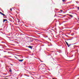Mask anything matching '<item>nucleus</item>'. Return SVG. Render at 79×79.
Instances as JSON below:
<instances>
[{
	"mask_svg": "<svg viewBox=\"0 0 79 79\" xmlns=\"http://www.w3.org/2000/svg\"><path fill=\"white\" fill-rule=\"evenodd\" d=\"M0 13L1 14V15H3V16H6V15L5 14H3L1 12H0Z\"/></svg>",
	"mask_w": 79,
	"mask_h": 79,
	"instance_id": "obj_1",
	"label": "nucleus"
},
{
	"mask_svg": "<svg viewBox=\"0 0 79 79\" xmlns=\"http://www.w3.org/2000/svg\"><path fill=\"white\" fill-rule=\"evenodd\" d=\"M10 11H12V8H10Z\"/></svg>",
	"mask_w": 79,
	"mask_h": 79,
	"instance_id": "obj_11",
	"label": "nucleus"
},
{
	"mask_svg": "<svg viewBox=\"0 0 79 79\" xmlns=\"http://www.w3.org/2000/svg\"><path fill=\"white\" fill-rule=\"evenodd\" d=\"M1 32H2V31H1Z\"/></svg>",
	"mask_w": 79,
	"mask_h": 79,
	"instance_id": "obj_24",
	"label": "nucleus"
},
{
	"mask_svg": "<svg viewBox=\"0 0 79 79\" xmlns=\"http://www.w3.org/2000/svg\"><path fill=\"white\" fill-rule=\"evenodd\" d=\"M62 2H64V0H62Z\"/></svg>",
	"mask_w": 79,
	"mask_h": 79,
	"instance_id": "obj_14",
	"label": "nucleus"
},
{
	"mask_svg": "<svg viewBox=\"0 0 79 79\" xmlns=\"http://www.w3.org/2000/svg\"><path fill=\"white\" fill-rule=\"evenodd\" d=\"M42 68V67H41V68H40V69H41V70L43 69H44V68Z\"/></svg>",
	"mask_w": 79,
	"mask_h": 79,
	"instance_id": "obj_7",
	"label": "nucleus"
},
{
	"mask_svg": "<svg viewBox=\"0 0 79 79\" xmlns=\"http://www.w3.org/2000/svg\"><path fill=\"white\" fill-rule=\"evenodd\" d=\"M4 57H5V56H4Z\"/></svg>",
	"mask_w": 79,
	"mask_h": 79,
	"instance_id": "obj_28",
	"label": "nucleus"
},
{
	"mask_svg": "<svg viewBox=\"0 0 79 79\" xmlns=\"http://www.w3.org/2000/svg\"><path fill=\"white\" fill-rule=\"evenodd\" d=\"M23 60H24V59H22V60H18L20 61V62H22V61H23Z\"/></svg>",
	"mask_w": 79,
	"mask_h": 79,
	"instance_id": "obj_2",
	"label": "nucleus"
},
{
	"mask_svg": "<svg viewBox=\"0 0 79 79\" xmlns=\"http://www.w3.org/2000/svg\"><path fill=\"white\" fill-rule=\"evenodd\" d=\"M76 8H77V9H78V10H79V7H77V6L76 7Z\"/></svg>",
	"mask_w": 79,
	"mask_h": 79,
	"instance_id": "obj_10",
	"label": "nucleus"
},
{
	"mask_svg": "<svg viewBox=\"0 0 79 79\" xmlns=\"http://www.w3.org/2000/svg\"><path fill=\"white\" fill-rule=\"evenodd\" d=\"M42 72H44V73H45V71H44V70H43Z\"/></svg>",
	"mask_w": 79,
	"mask_h": 79,
	"instance_id": "obj_18",
	"label": "nucleus"
},
{
	"mask_svg": "<svg viewBox=\"0 0 79 79\" xmlns=\"http://www.w3.org/2000/svg\"><path fill=\"white\" fill-rule=\"evenodd\" d=\"M9 72L10 73H11V72H12V71L11 70V69H10V70H9Z\"/></svg>",
	"mask_w": 79,
	"mask_h": 79,
	"instance_id": "obj_8",
	"label": "nucleus"
},
{
	"mask_svg": "<svg viewBox=\"0 0 79 79\" xmlns=\"http://www.w3.org/2000/svg\"><path fill=\"white\" fill-rule=\"evenodd\" d=\"M52 79H54V78H52Z\"/></svg>",
	"mask_w": 79,
	"mask_h": 79,
	"instance_id": "obj_26",
	"label": "nucleus"
},
{
	"mask_svg": "<svg viewBox=\"0 0 79 79\" xmlns=\"http://www.w3.org/2000/svg\"><path fill=\"white\" fill-rule=\"evenodd\" d=\"M73 60H69V61H72Z\"/></svg>",
	"mask_w": 79,
	"mask_h": 79,
	"instance_id": "obj_17",
	"label": "nucleus"
},
{
	"mask_svg": "<svg viewBox=\"0 0 79 79\" xmlns=\"http://www.w3.org/2000/svg\"><path fill=\"white\" fill-rule=\"evenodd\" d=\"M33 40H30V43H32V41H33Z\"/></svg>",
	"mask_w": 79,
	"mask_h": 79,
	"instance_id": "obj_5",
	"label": "nucleus"
},
{
	"mask_svg": "<svg viewBox=\"0 0 79 79\" xmlns=\"http://www.w3.org/2000/svg\"><path fill=\"white\" fill-rule=\"evenodd\" d=\"M65 42L66 44H68V42H66V41H65Z\"/></svg>",
	"mask_w": 79,
	"mask_h": 79,
	"instance_id": "obj_12",
	"label": "nucleus"
},
{
	"mask_svg": "<svg viewBox=\"0 0 79 79\" xmlns=\"http://www.w3.org/2000/svg\"><path fill=\"white\" fill-rule=\"evenodd\" d=\"M5 21H7V19H3V22H4Z\"/></svg>",
	"mask_w": 79,
	"mask_h": 79,
	"instance_id": "obj_4",
	"label": "nucleus"
},
{
	"mask_svg": "<svg viewBox=\"0 0 79 79\" xmlns=\"http://www.w3.org/2000/svg\"><path fill=\"white\" fill-rule=\"evenodd\" d=\"M69 46L71 45V44H69Z\"/></svg>",
	"mask_w": 79,
	"mask_h": 79,
	"instance_id": "obj_20",
	"label": "nucleus"
},
{
	"mask_svg": "<svg viewBox=\"0 0 79 79\" xmlns=\"http://www.w3.org/2000/svg\"><path fill=\"white\" fill-rule=\"evenodd\" d=\"M28 47L30 48H31V49H32V46H28Z\"/></svg>",
	"mask_w": 79,
	"mask_h": 79,
	"instance_id": "obj_3",
	"label": "nucleus"
},
{
	"mask_svg": "<svg viewBox=\"0 0 79 79\" xmlns=\"http://www.w3.org/2000/svg\"><path fill=\"white\" fill-rule=\"evenodd\" d=\"M69 15L70 16V17H72V18H73V15Z\"/></svg>",
	"mask_w": 79,
	"mask_h": 79,
	"instance_id": "obj_9",
	"label": "nucleus"
},
{
	"mask_svg": "<svg viewBox=\"0 0 79 79\" xmlns=\"http://www.w3.org/2000/svg\"><path fill=\"white\" fill-rule=\"evenodd\" d=\"M4 52H6V51H4Z\"/></svg>",
	"mask_w": 79,
	"mask_h": 79,
	"instance_id": "obj_25",
	"label": "nucleus"
},
{
	"mask_svg": "<svg viewBox=\"0 0 79 79\" xmlns=\"http://www.w3.org/2000/svg\"><path fill=\"white\" fill-rule=\"evenodd\" d=\"M60 10L61 11V12H63V10Z\"/></svg>",
	"mask_w": 79,
	"mask_h": 79,
	"instance_id": "obj_13",
	"label": "nucleus"
},
{
	"mask_svg": "<svg viewBox=\"0 0 79 79\" xmlns=\"http://www.w3.org/2000/svg\"><path fill=\"white\" fill-rule=\"evenodd\" d=\"M67 46H68V47H69V44H68V43H67Z\"/></svg>",
	"mask_w": 79,
	"mask_h": 79,
	"instance_id": "obj_6",
	"label": "nucleus"
},
{
	"mask_svg": "<svg viewBox=\"0 0 79 79\" xmlns=\"http://www.w3.org/2000/svg\"><path fill=\"white\" fill-rule=\"evenodd\" d=\"M12 45H15V44H12Z\"/></svg>",
	"mask_w": 79,
	"mask_h": 79,
	"instance_id": "obj_19",
	"label": "nucleus"
},
{
	"mask_svg": "<svg viewBox=\"0 0 79 79\" xmlns=\"http://www.w3.org/2000/svg\"><path fill=\"white\" fill-rule=\"evenodd\" d=\"M10 56V57H11V56Z\"/></svg>",
	"mask_w": 79,
	"mask_h": 79,
	"instance_id": "obj_27",
	"label": "nucleus"
},
{
	"mask_svg": "<svg viewBox=\"0 0 79 79\" xmlns=\"http://www.w3.org/2000/svg\"><path fill=\"white\" fill-rule=\"evenodd\" d=\"M5 79H9L8 78H6Z\"/></svg>",
	"mask_w": 79,
	"mask_h": 79,
	"instance_id": "obj_22",
	"label": "nucleus"
},
{
	"mask_svg": "<svg viewBox=\"0 0 79 79\" xmlns=\"http://www.w3.org/2000/svg\"><path fill=\"white\" fill-rule=\"evenodd\" d=\"M18 56H22L21 55H18Z\"/></svg>",
	"mask_w": 79,
	"mask_h": 79,
	"instance_id": "obj_16",
	"label": "nucleus"
},
{
	"mask_svg": "<svg viewBox=\"0 0 79 79\" xmlns=\"http://www.w3.org/2000/svg\"><path fill=\"white\" fill-rule=\"evenodd\" d=\"M77 2H76V3H77Z\"/></svg>",
	"mask_w": 79,
	"mask_h": 79,
	"instance_id": "obj_23",
	"label": "nucleus"
},
{
	"mask_svg": "<svg viewBox=\"0 0 79 79\" xmlns=\"http://www.w3.org/2000/svg\"><path fill=\"white\" fill-rule=\"evenodd\" d=\"M15 56V57L17 59V57H16V56Z\"/></svg>",
	"mask_w": 79,
	"mask_h": 79,
	"instance_id": "obj_15",
	"label": "nucleus"
},
{
	"mask_svg": "<svg viewBox=\"0 0 79 79\" xmlns=\"http://www.w3.org/2000/svg\"><path fill=\"white\" fill-rule=\"evenodd\" d=\"M22 58H23V56H22Z\"/></svg>",
	"mask_w": 79,
	"mask_h": 79,
	"instance_id": "obj_21",
	"label": "nucleus"
}]
</instances>
